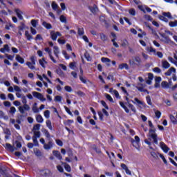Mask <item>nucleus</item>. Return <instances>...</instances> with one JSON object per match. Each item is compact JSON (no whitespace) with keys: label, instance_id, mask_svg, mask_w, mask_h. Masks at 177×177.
<instances>
[{"label":"nucleus","instance_id":"nucleus-14","mask_svg":"<svg viewBox=\"0 0 177 177\" xmlns=\"http://www.w3.org/2000/svg\"><path fill=\"white\" fill-rule=\"evenodd\" d=\"M39 64L43 68H46V64H48V62L45 59L44 57H43L41 59H39Z\"/></svg>","mask_w":177,"mask_h":177},{"label":"nucleus","instance_id":"nucleus-44","mask_svg":"<svg viewBox=\"0 0 177 177\" xmlns=\"http://www.w3.org/2000/svg\"><path fill=\"white\" fill-rule=\"evenodd\" d=\"M9 113L10 114H12V115H15V113H16V108L15 106H11L10 108Z\"/></svg>","mask_w":177,"mask_h":177},{"label":"nucleus","instance_id":"nucleus-32","mask_svg":"<svg viewBox=\"0 0 177 177\" xmlns=\"http://www.w3.org/2000/svg\"><path fill=\"white\" fill-rule=\"evenodd\" d=\"M42 26L47 28V30H50L52 28V25L50 24L47 23L46 21H43Z\"/></svg>","mask_w":177,"mask_h":177},{"label":"nucleus","instance_id":"nucleus-40","mask_svg":"<svg viewBox=\"0 0 177 177\" xmlns=\"http://www.w3.org/2000/svg\"><path fill=\"white\" fill-rule=\"evenodd\" d=\"M128 106L129 107V109H131V111H133V113H136V108H135V106L131 104V103H128Z\"/></svg>","mask_w":177,"mask_h":177},{"label":"nucleus","instance_id":"nucleus-22","mask_svg":"<svg viewBox=\"0 0 177 177\" xmlns=\"http://www.w3.org/2000/svg\"><path fill=\"white\" fill-rule=\"evenodd\" d=\"M41 138V136L38 137V136L33 135L32 139L34 143L33 145H35V146H39L37 138Z\"/></svg>","mask_w":177,"mask_h":177},{"label":"nucleus","instance_id":"nucleus-6","mask_svg":"<svg viewBox=\"0 0 177 177\" xmlns=\"http://www.w3.org/2000/svg\"><path fill=\"white\" fill-rule=\"evenodd\" d=\"M50 35L53 41H56L58 37H62V33H60V32H55L53 30L50 32Z\"/></svg>","mask_w":177,"mask_h":177},{"label":"nucleus","instance_id":"nucleus-18","mask_svg":"<svg viewBox=\"0 0 177 177\" xmlns=\"http://www.w3.org/2000/svg\"><path fill=\"white\" fill-rule=\"evenodd\" d=\"M135 142H136V145L133 144V147L136 148L137 150H139V143L140 142V138H139V136H135Z\"/></svg>","mask_w":177,"mask_h":177},{"label":"nucleus","instance_id":"nucleus-58","mask_svg":"<svg viewBox=\"0 0 177 177\" xmlns=\"http://www.w3.org/2000/svg\"><path fill=\"white\" fill-rule=\"evenodd\" d=\"M62 96H60V95H56V96L55 97L54 100H55V102H62Z\"/></svg>","mask_w":177,"mask_h":177},{"label":"nucleus","instance_id":"nucleus-26","mask_svg":"<svg viewBox=\"0 0 177 177\" xmlns=\"http://www.w3.org/2000/svg\"><path fill=\"white\" fill-rule=\"evenodd\" d=\"M101 62L102 63H106V65H108V66H110V64H109V63H111V59H110L107 57H102L101 58Z\"/></svg>","mask_w":177,"mask_h":177},{"label":"nucleus","instance_id":"nucleus-62","mask_svg":"<svg viewBox=\"0 0 177 177\" xmlns=\"http://www.w3.org/2000/svg\"><path fill=\"white\" fill-rule=\"evenodd\" d=\"M153 71L157 73V74H160V73H161V69L158 67H156L153 69Z\"/></svg>","mask_w":177,"mask_h":177},{"label":"nucleus","instance_id":"nucleus-56","mask_svg":"<svg viewBox=\"0 0 177 177\" xmlns=\"http://www.w3.org/2000/svg\"><path fill=\"white\" fill-rule=\"evenodd\" d=\"M100 37L102 41H107V36H106V35L101 33L100 35Z\"/></svg>","mask_w":177,"mask_h":177},{"label":"nucleus","instance_id":"nucleus-64","mask_svg":"<svg viewBox=\"0 0 177 177\" xmlns=\"http://www.w3.org/2000/svg\"><path fill=\"white\" fill-rule=\"evenodd\" d=\"M21 99H22V103L23 104H27V98L26 97L25 95H23L21 97Z\"/></svg>","mask_w":177,"mask_h":177},{"label":"nucleus","instance_id":"nucleus-8","mask_svg":"<svg viewBox=\"0 0 177 177\" xmlns=\"http://www.w3.org/2000/svg\"><path fill=\"white\" fill-rule=\"evenodd\" d=\"M44 50L45 52H47V53H48V56L50 60L53 61V62H54L55 64L57 63V61H56V59H55V57H53V55H52V50H50V48L47 47L44 49Z\"/></svg>","mask_w":177,"mask_h":177},{"label":"nucleus","instance_id":"nucleus-41","mask_svg":"<svg viewBox=\"0 0 177 177\" xmlns=\"http://www.w3.org/2000/svg\"><path fill=\"white\" fill-rule=\"evenodd\" d=\"M51 7L53 9V10H56L59 9V6L55 1H53L52 3Z\"/></svg>","mask_w":177,"mask_h":177},{"label":"nucleus","instance_id":"nucleus-19","mask_svg":"<svg viewBox=\"0 0 177 177\" xmlns=\"http://www.w3.org/2000/svg\"><path fill=\"white\" fill-rule=\"evenodd\" d=\"M162 67L165 69L169 68L171 67V64H169V62H168V61L162 60Z\"/></svg>","mask_w":177,"mask_h":177},{"label":"nucleus","instance_id":"nucleus-48","mask_svg":"<svg viewBox=\"0 0 177 177\" xmlns=\"http://www.w3.org/2000/svg\"><path fill=\"white\" fill-rule=\"evenodd\" d=\"M13 27L15 26H13V24H12V23H8L6 25L5 28L6 30H10V28H13Z\"/></svg>","mask_w":177,"mask_h":177},{"label":"nucleus","instance_id":"nucleus-31","mask_svg":"<svg viewBox=\"0 0 177 177\" xmlns=\"http://www.w3.org/2000/svg\"><path fill=\"white\" fill-rule=\"evenodd\" d=\"M26 66H28V68L30 70H35V64H33L32 62H26Z\"/></svg>","mask_w":177,"mask_h":177},{"label":"nucleus","instance_id":"nucleus-37","mask_svg":"<svg viewBox=\"0 0 177 177\" xmlns=\"http://www.w3.org/2000/svg\"><path fill=\"white\" fill-rule=\"evenodd\" d=\"M44 115L45 118L48 119L50 117V111L49 110H46L44 112Z\"/></svg>","mask_w":177,"mask_h":177},{"label":"nucleus","instance_id":"nucleus-33","mask_svg":"<svg viewBox=\"0 0 177 177\" xmlns=\"http://www.w3.org/2000/svg\"><path fill=\"white\" fill-rule=\"evenodd\" d=\"M147 52H149V53H153L155 55L157 53V51L153 47H147Z\"/></svg>","mask_w":177,"mask_h":177},{"label":"nucleus","instance_id":"nucleus-59","mask_svg":"<svg viewBox=\"0 0 177 177\" xmlns=\"http://www.w3.org/2000/svg\"><path fill=\"white\" fill-rule=\"evenodd\" d=\"M170 120H171V122H173L174 124H176L177 121H176V118H175V116L171 115Z\"/></svg>","mask_w":177,"mask_h":177},{"label":"nucleus","instance_id":"nucleus-63","mask_svg":"<svg viewBox=\"0 0 177 177\" xmlns=\"http://www.w3.org/2000/svg\"><path fill=\"white\" fill-rule=\"evenodd\" d=\"M146 100H147V104L149 105V106H151V98H150V97L148 95L146 97Z\"/></svg>","mask_w":177,"mask_h":177},{"label":"nucleus","instance_id":"nucleus-28","mask_svg":"<svg viewBox=\"0 0 177 177\" xmlns=\"http://www.w3.org/2000/svg\"><path fill=\"white\" fill-rule=\"evenodd\" d=\"M15 59H16L17 62H18L19 63H21V64H24V58L21 57V56H20L19 55H17Z\"/></svg>","mask_w":177,"mask_h":177},{"label":"nucleus","instance_id":"nucleus-3","mask_svg":"<svg viewBox=\"0 0 177 177\" xmlns=\"http://www.w3.org/2000/svg\"><path fill=\"white\" fill-rule=\"evenodd\" d=\"M32 95H33L34 97H36V99H38L40 100V102H46V98L44 97V95H42L41 93L33 91L32 92Z\"/></svg>","mask_w":177,"mask_h":177},{"label":"nucleus","instance_id":"nucleus-34","mask_svg":"<svg viewBox=\"0 0 177 177\" xmlns=\"http://www.w3.org/2000/svg\"><path fill=\"white\" fill-rule=\"evenodd\" d=\"M123 68H125L126 70H129V67L128 66V64H122L119 65L120 70H123Z\"/></svg>","mask_w":177,"mask_h":177},{"label":"nucleus","instance_id":"nucleus-9","mask_svg":"<svg viewBox=\"0 0 177 177\" xmlns=\"http://www.w3.org/2000/svg\"><path fill=\"white\" fill-rule=\"evenodd\" d=\"M172 73L174 74H176V69L174 67H171L170 68L168 69V71L165 73V75L167 77H169L172 75Z\"/></svg>","mask_w":177,"mask_h":177},{"label":"nucleus","instance_id":"nucleus-51","mask_svg":"<svg viewBox=\"0 0 177 177\" xmlns=\"http://www.w3.org/2000/svg\"><path fill=\"white\" fill-rule=\"evenodd\" d=\"M162 15L163 16H165V17H168V19H172V15H171V12H163Z\"/></svg>","mask_w":177,"mask_h":177},{"label":"nucleus","instance_id":"nucleus-46","mask_svg":"<svg viewBox=\"0 0 177 177\" xmlns=\"http://www.w3.org/2000/svg\"><path fill=\"white\" fill-rule=\"evenodd\" d=\"M145 88H146V85H144L142 86H137L136 88L140 91V92H145Z\"/></svg>","mask_w":177,"mask_h":177},{"label":"nucleus","instance_id":"nucleus-15","mask_svg":"<svg viewBox=\"0 0 177 177\" xmlns=\"http://www.w3.org/2000/svg\"><path fill=\"white\" fill-rule=\"evenodd\" d=\"M0 52L1 53H5V52L10 53V48L9 47V45H8V44L4 45L3 48H0Z\"/></svg>","mask_w":177,"mask_h":177},{"label":"nucleus","instance_id":"nucleus-53","mask_svg":"<svg viewBox=\"0 0 177 177\" xmlns=\"http://www.w3.org/2000/svg\"><path fill=\"white\" fill-rule=\"evenodd\" d=\"M150 154L153 158H155V160H157V158H158V154L157 153L151 151Z\"/></svg>","mask_w":177,"mask_h":177},{"label":"nucleus","instance_id":"nucleus-55","mask_svg":"<svg viewBox=\"0 0 177 177\" xmlns=\"http://www.w3.org/2000/svg\"><path fill=\"white\" fill-rule=\"evenodd\" d=\"M160 20H162V21H165V23H168V19L165 17L164 15L159 16Z\"/></svg>","mask_w":177,"mask_h":177},{"label":"nucleus","instance_id":"nucleus-35","mask_svg":"<svg viewBox=\"0 0 177 177\" xmlns=\"http://www.w3.org/2000/svg\"><path fill=\"white\" fill-rule=\"evenodd\" d=\"M43 133L44 134V136H46V138H47V139H50V133H49V131L46 129H43L42 131Z\"/></svg>","mask_w":177,"mask_h":177},{"label":"nucleus","instance_id":"nucleus-60","mask_svg":"<svg viewBox=\"0 0 177 177\" xmlns=\"http://www.w3.org/2000/svg\"><path fill=\"white\" fill-rule=\"evenodd\" d=\"M64 89H65V91H66V92H69V93L73 92V88L70 86H66L64 87Z\"/></svg>","mask_w":177,"mask_h":177},{"label":"nucleus","instance_id":"nucleus-57","mask_svg":"<svg viewBox=\"0 0 177 177\" xmlns=\"http://www.w3.org/2000/svg\"><path fill=\"white\" fill-rule=\"evenodd\" d=\"M129 15H131V16H135L136 15V11L135 10V9L131 8L129 10Z\"/></svg>","mask_w":177,"mask_h":177},{"label":"nucleus","instance_id":"nucleus-17","mask_svg":"<svg viewBox=\"0 0 177 177\" xmlns=\"http://www.w3.org/2000/svg\"><path fill=\"white\" fill-rule=\"evenodd\" d=\"M52 147H53V142H52V141H49L48 143H46L44 145V149L45 150H50Z\"/></svg>","mask_w":177,"mask_h":177},{"label":"nucleus","instance_id":"nucleus-61","mask_svg":"<svg viewBox=\"0 0 177 177\" xmlns=\"http://www.w3.org/2000/svg\"><path fill=\"white\" fill-rule=\"evenodd\" d=\"M30 61H31V63H32L33 64H36L37 59H36L35 56H31Z\"/></svg>","mask_w":177,"mask_h":177},{"label":"nucleus","instance_id":"nucleus-1","mask_svg":"<svg viewBox=\"0 0 177 177\" xmlns=\"http://www.w3.org/2000/svg\"><path fill=\"white\" fill-rule=\"evenodd\" d=\"M148 124L151 129H149V133H148V139L145 140V143H146V145H148V146L151 147V142H150L149 140H151V139H153V143H155V145H158V136L157 133H156V129H154L153 122L149 120Z\"/></svg>","mask_w":177,"mask_h":177},{"label":"nucleus","instance_id":"nucleus-39","mask_svg":"<svg viewBox=\"0 0 177 177\" xmlns=\"http://www.w3.org/2000/svg\"><path fill=\"white\" fill-rule=\"evenodd\" d=\"M30 23H31V25L32 26V27H34L35 28L37 27V26H38L37 20L32 19Z\"/></svg>","mask_w":177,"mask_h":177},{"label":"nucleus","instance_id":"nucleus-12","mask_svg":"<svg viewBox=\"0 0 177 177\" xmlns=\"http://www.w3.org/2000/svg\"><path fill=\"white\" fill-rule=\"evenodd\" d=\"M88 8L92 13H97V12H99V8H97V6H96L95 4L89 6Z\"/></svg>","mask_w":177,"mask_h":177},{"label":"nucleus","instance_id":"nucleus-23","mask_svg":"<svg viewBox=\"0 0 177 177\" xmlns=\"http://www.w3.org/2000/svg\"><path fill=\"white\" fill-rule=\"evenodd\" d=\"M54 49V55L56 57L57 59H59V54L60 53V51H59V47L55 46L53 47Z\"/></svg>","mask_w":177,"mask_h":177},{"label":"nucleus","instance_id":"nucleus-11","mask_svg":"<svg viewBox=\"0 0 177 177\" xmlns=\"http://www.w3.org/2000/svg\"><path fill=\"white\" fill-rule=\"evenodd\" d=\"M160 147L162 149L164 153H168V151H169V148L168 146H167V145L162 142H160Z\"/></svg>","mask_w":177,"mask_h":177},{"label":"nucleus","instance_id":"nucleus-13","mask_svg":"<svg viewBox=\"0 0 177 177\" xmlns=\"http://www.w3.org/2000/svg\"><path fill=\"white\" fill-rule=\"evenodd\" d=\"M121 168H122V169H124L125 171V172L127 175H130V176L132 175L131 170H129V169H128V167L127 166V165L122 163Z\"/></svg>","mask_w":177,"mask_h":177},{"label":"nucleus","instance_id":"nucleus-45","mask_svg":"<svg viewBox=\"0 0 177 177\" xmlns=\"http://www.w3.org/2000/svg\"><path fill=\"white\" fill-rule=\"evenodd\" d=\"M79 78L80 80V81L83 83V84H86V82H88V80H86V78L83 77L82 75H80Z\"/></svg>","mask_w":177,"mask_h":177},{"label":"nucleus","instance_id":"nucleus-38","mask_svg":"<svg viewBox=\"0 0 177 177\" xmlns=\"http://www.w3.org/2000/svg\"><path fill=\"white\" fill-rule=\"evenodd\" d=\"M69 67L70 68H71V70H75V67H77V62H71L69 64Z\"/></svg>","mask_w":177,"mask_h":177},{"label":"nucleus","instance_id":"nucleus-54","mask_svg":"<svg viewBox=\"0 0 177 177\" xmlns=\"http://www.w3.org/2000/svg\"><path fill=\"white\" fill-rule=\"evenodd\" d=\"M43 174L44 176H49V175H50V170L45 169L44 171H43Z\"/></svg>","mask_w":177,"mask_h":177},{"label":"nucleus","instance_id":"nucleus-47","mask_svg":"<svg viewBox=\"0 0 177 177\" xmlns=\"http://www.w3.org/2000/svg\"><path fill=\"white\" fill-rule=\"evenodd\" d=\"M22 107H24V111L25 113H26V111H30V105H28V104H24V106Z\"/></svg>","mask_w":177,"mask_h":177},{"label":"nucleus","instance_id":"nucleus-36","mask_svg":"<svg viewBox=\"0 0 177 177\" xmlns=\"http://www.w3.org/2000/svg\"><path fill=\"white\" fill-rule=\"evenodd\" d=\"M6 149H8V150H10V151H15V148L12 146L10 144H6Z\"/></svg>","mask_w":177,"mask_h":177},{"label":"nucleus","instance_id":"nucleus-21","mask_svg":"<svg viewBox=\"0 0 177 177\" xmlns=\"http://www.w3.org/2000/svg\"><path fill=\"white\" fill-rule=\"evenodd\" d=\"M161 87L163 89H169V83H168L167 81H163V82H161Z\"/></svg>","mask_w":177,"mask_h":177},{"label":"nucleus","instance_id":"nucleus-10","mask_svg":"<svg viewBox=\"0 0 177 177\" xmlns=\"http://www.w3.org/2000/svg\"><path fill=\"white\" fill-rule=\"evenodd\" d=\"M15 12L18 19H19V20H23V19H24V17H23V11H21L19 8H15Z\"/></svg>","mask_w":177,"mask_h":177},{"label":"nucleus","instance_id":"nucleus-24","mask_svg":"<svg viewBox=\"0 0 177 177\" xmlns=\"http://www.w3.org/2000/svg\"><path fill=\"white\" fill-rule=\"evenodd\" d=\"M119 104L121 108L123 109L126 113H129V109H128V107H127V106H125V104L124 102H120Z\"/></svg>","mask_w":177,"mask_h":177},{"label":"nucleus","instance_id":"nucleus-42","mask_svg":"<svg viewBox=\"0 0 177 177\" xmlns=\"http://www.w3.org/2000/svg\"><path fill=\"white\" fill-rule=\"evenodd\" d=\"M59 20H60L61 23H67V18H66V17H64V15H61L59 17Z\"/></svg>","mask_w":177,"mask_h":177},{"label":"nucleus","instance_id":"nucleus-4","mask_svg":"<svg viewBox=\"0 0 177 177\" xmlns=\"http://www.w3.org/2000/svg\"><path fill=\"white\" fill-rule=\"evenodd\" d=\"M160 37L158 35H157V37L162 42H164L165 44H169L171 42V39L168 36H166L165 34L160 33Z\"/></svg>","mask_w":177,"mask_h":177},{"label":"nucleus","instance_id":"nucleus-43","mask_svg":"<svg viewBox=\"0 0 177 177\" xmlns=\"http://www.w3.org/2000/svg\"><path fill=\"white\" fill-rule=\"evenodd\" d=\"M77 33L78 35H84V34H85V32L84 31V28H79L77 29Z\"/></svg>","mask_w":177,"mask_h":177},{"label":"nucleus","instance_id":"nucleus-25","mask_svg":"<svg viewBox=\"0 0 177 177\" xmlns=\"http://www.w3.org/2000/svg\"><path fill=\"white\" fill-rule=\"evenodd\" d=\"M37 106H38V104L35 102L32 107V110L35 113H39V109H38Z\"/></svg>","mask_w":177,"mask_h":177},{"label":"nucleus","instance_id":"nucleus-7","mask_svg":"<svg viewBox=\"0 0 177 177\" xmlns=\"http://www.w3.org/2000/svg\"><path fill=\"white\" fill-rule=\"evenodd\" d=\"M132 103H133V104H137L139 106V107L142 108V107H145V106H146V104H145V102H143L142 101L140 100L139 99H138L137 97L134 98V101L131 100Z\"/></svg>","mask_w":177,"mask_h":177},{"label":"nucleus","instance_id":"nucleus-2","mask_svg":"<svg viewBox=\"0 0 177 177\" xmlns=\"http://www.w3.org/2000/svg\"><path fill=\"white\" fill-rule=\"evenodd\" d=\"M130 66H140L142 59L139 56L134 57L132 59L129 61Z\"/></svg>","mask_w":177,"mask_h":177},{"label":"nucleus","instance_id":"nucleus-29","mask_svg":"<svg viewBox=\"0 0 177 177\" xmlns=\"http://www.w3.org/2000/svg\"><path fill=\"white\" fill-rule=\"evenodd\" d=\"M25 37L28 39V41H31L32 39V36L31 34H30V32L28 30L25 31Z\"/></svg>","mask_w":177,"mask_h":177},{"label":"nucleus","instance_id":"nucleus-5","mask_svg":"<svg viewBox=\"0 0 177 177\" xmlns=\"http://www.w3.org/2000/svg\"><path fill=\"white\" fill-rule=\"evenodd\" d=\"M41 128V124H37L34 125L32 129L33 135H35L37 137L41 136V131H39V129Z\"/></svg>","mask_w":177,"mask_h":177},{"label":"nucleus","instance_id":"nucleus-50","mask_svg":"<svg viewBox=\"0 0 177 177\" xmlns=\"http://www.w3.org/2000/svg\"><path fill=\"white\" fill-rule=\"evenodd\" d=\"M169 26H170L171 27H177V20L174 21H170L169 23Z\"/></svg>","mask_w":177,"mask_h":177},{"label":"nucleus","instance_id":"nucleus-27","mask_svg":"<svg viewBox=\"0 0 177 177\" xmlns=\"http://www.w3.org/2000/svg\"><path fill=\"white\" fill-rule=\"evenodd\" d=\"M46 125L50 131H53V127H52V122L50 120L46 121Z\"/></svg>","mask_w":177,"mask_h":177},{"label":"nucleus","instance_id":"nucleus-16","mask_svg":"<svg viewBox=\"0 0 177 177\" xmlns=\"http://www.w3.org/2000/svg\"><path fill=\"white\" fill-rule=\"evenodd\" d=\"M109 92L110 93H112V95H114L117 99H121V96H120V93H118L117 90L110 88Z\"/></svg>","mask_w":177,"mask_h":177},{"label":"nucleus","instance_id":"nucleus-52","mask_svg":"<svg viewBox=\"0 0 177 177\" xmlns=\"http://www.w3.org/2000/svg\"><path fill=\"white\" fill-rule=\"evenodd\" d=\"M6 57L8 60L13 61V59H15V55L6 54Z\"/></svg>","mask_w":177,"mask_h":177},{"label":"nucleus","instance_id":"nucleus-49","mask_svg":"<svg viewBox=\"0 0 177 177\" xmlns=\"http://www.w3.org/2000/svg\"><path fill=\"white\" fill-rule=\"evenodd\" d=\"M105 96H106V98L107 99V100H109L111 103L114 102V100H113V97H111V95H110L109 94H106Z\"/></svg>","mask_w":177,"mask_h":177},{"label":"nucleus","instance_id":"nucleus-20","mask_svg":"<svg viewBox=\"0 0 177 177\" xmlns=\"http://www.w3.org/2000/svg\"><path fill=\"white\" fill-rule=\"evenodd\" d=\"M53 156H55V157H56V158H57L58 160H62V158H63L62 157V155L60 154V152L59 151H56L54 150L53 151Z\"/></svg>","mask_w":177,"mask_h":177},{"label":"nucleus","instance_id":"nucleus-30","mask_svg":"<svg viewBox=\"0 0 177 177\" xmlns=\"http://www.w3.org/2000/svg\"><path fill=\"white\" fill-rule=\"evenodd\" d=\"M36 121L37 122H39V124H42L44 122V118H42V115H37L36 116Z\"/></svg>","mask_w":177,"mask_h":177}]
</instances>
